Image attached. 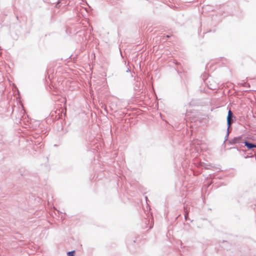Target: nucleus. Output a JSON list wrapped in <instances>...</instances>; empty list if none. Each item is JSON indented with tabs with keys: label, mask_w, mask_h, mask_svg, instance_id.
I'll return each mask as SVG.
<instances>
[{
	"label": "nucleus",
	"mask_w": 256,
	"mask_h": 256,
	"mask_svg": "<svg viewBox=\"0 0 256 256\" xmlns=\"http://www.w3.org/2000/svg\"><path fill=\"white\" fill-rule=\"evenodd\" d=\"M244 144L248 149H252V148H256V145L249 143L248 142H244Z\"/></svg>",
	"instance_id": "2"
},
{
	"label": "nucleus",
	"mask_w": 256,
	"mask_h": 256,
	"mask_svg": "<svg viewBox=\"0 0 256 256\" xmlns=\"http://www.w3.org/2000/svg\"><path fill=\"white\" fill-rule=\"evenodd\" d=\"M74 251L69 252H68V256H74Z\"/></svg>",
	"instance_id": "3"
},
{
	"label": "nucleus",
	"mask_w": 256,
	"mask_h": 256,
	"mask_svg": "<svg viewBox=\"0 0 256 256\" xmlns=\"http://www.w3.org/2000/svg\"><path fill=\"white\" fill-rule=\"evenodd\" d=\"M232 111L230 110L228 112V116H227V123H228V126H230L232 124Z\"/></svg>",
	"instance_id": "1"
}]
</instances>
